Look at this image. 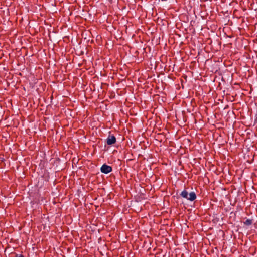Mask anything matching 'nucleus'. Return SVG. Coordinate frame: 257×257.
I'll return each mask as SVG.
<instances>
[{"mask_svg":"<svg viewBox=\"0 0 257 257\" xmlns=\"http://www.w3.org/2000/svg\"><path fill=\"white\" fill-rule=\"evenodd\" d=\"M180 195L183 198H185L190 201H193L196 198V195L194 192H191L190 193H188V192L185 190H183L181 193Z\"/></svg>","mask_w":257,"mask_h":257,"instance_id":"f257e3e1","label":"nucleus"},{"mask_svg":"<svg viewBox=\"0 0 257 257\" xmlns=\"http://www.w3.org/2000/svg\"><path fill=\"white\" fill-rule=\"evenodd\" d=\"M100 170L101 172L103 173L108 174L111 172L112 169L111 167L105 164L101 166Z\"/></svg>","mask_w":257,"mask_h":257,"instance_id":"f03ea898","label":"nucleus"},{"mask_svg":"<svg viewBox=\"0 0 257 257\" xmlns=\"http://www.w3.org/2000/svg\"><path fill=\"white\" fill-rule=\"evenodd\" d=\"M116 142V138L114 136L109 135L106 139V143L108 145L114 144Z\"/></svg>","mask_w":257,"mask_h":257,"instance_id":"7ed1b4c3","label":"nucleus"},{"mask_svg":"<svg viewBox=\"0 0 257 257\" xmlns=\"http://www.w3.org/2000/svg\"><path fill=\"white\" fill-rule=\"evenodd\" d=\"M252 220L249 219H247L244 222V224L246 225H250L252 224Z\"/></svg>","mask_w":257,"mask_h":257,"instance_id":"20e7f679","label":"nucleus"},{"mask_svg":"<svg viewBox=\"0 0 257 257\" xmlns=\"http://www.w3.org/2000/svg\"><path fill=\"white\" fill-rule=\"evenodd\" d=\"M16 257H22V255H17Z\"/></svg>","mask_w":257,"mask_h":257,"instance_id":"39448f33","label":"nucleus"}]
</instances>
